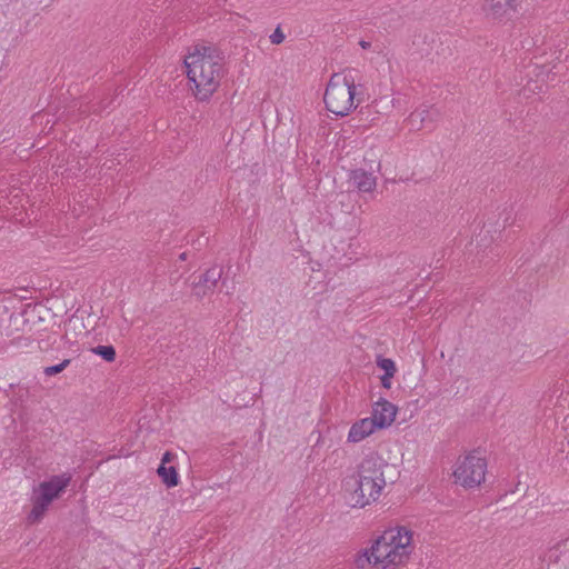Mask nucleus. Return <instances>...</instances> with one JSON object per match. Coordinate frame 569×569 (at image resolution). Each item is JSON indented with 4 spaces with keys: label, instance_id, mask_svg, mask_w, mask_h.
Returning <instances> with one entry per match:
<instances>
[{
    "label": "nucleus",
    "instance_id": "nucleus-4",
    "mask_svg": "<svg viewBox=\"0 0 569 569\" xmlns=\"http://www.w3.org/2000/svg\"><path fill=\"white\" fill-rule=\"evenodd\" d=\"M486 469V459L478 456L477 451H472L458 461L453 476L457 483L465 488H475L485 480Z\"/></svg>",
    "mask_w": 569,
    "mask_h": 569
},
{
    "label": "nucleus",
    "instance_id": "nucleus-19",
    "mask_svg": "<svg viewBox=\"0 0 569 569\" xmlns=\"http://www.w3.org/2000/svg\"><path fill=\"white\" fill-rule=\"evenodd\" d=\"M70 362H71L70 359H64L62 362H60L58 365L46 367L43 372L48 377L56 376V375L62 372L69 366Z\"/></svg>",
    "mask_w": 569,
    "mask_h": 569
},
{
    "label": "nucleus",
    "instance_id": "nucleus-7",
    "mask_svg": "<svg viewBox=\"0 0 569 569\" xmlns=\"http://www.w3.org/2000/svg\"><path fill=\"white\" fill-rule=\"evenodd\" d=\"M382 535H391V541L387 543L406 561L411 553L412 532L406 527H396L386 530Z\"/></svg>",
    "mask_w": 569,
    "mask_h": 569
},
{
    "label": "nucleus",
    "instance_id": "nucleus-23",
    "mask_svg": "<svg viewBox=\"0 0 569 569\" xmlns=\"http://www.w3.org/2000/svg\"><path fill=\"white\" fill-rule=\"evenodd\" d=\"M393 373H383L380 378L381 386L386 389H389L391 387V379L393 378Z\"/></svg>",
    "mask_w": 569,
    "mask_h": 569
},
{
    "label": "nucleus",
    "instance_id": "nucleus-15",
    "mask_svg": "<svg viewBox=\"0 0 569 569\" xmlns=\"http://www.w3.org/2000/svg\"><path fill=\"white\" fill-rule=\"evenodd\" d=\"M157 473L161 478L162 482L168 488L178 486L179 476H178L176 467H172V466L167 467V466H163V463H160V466L157 469Z\"/></svg>",
    "mask_w": 569,
    "mask_h": 569
},
{
    "label": "nucleus",
    "instance_id": "nucleus-1",
    "mask_svg": "<svg viewBox=\"0 0 569 569\" xmlns=\"http://www.w3.org/2000/svg\"><path fill=\"white\" fill-rule=\"evenodd\" d=\"M223 54L211 46H196L184 59L187 76L194 84V96L208 100L218 89L223 77Z\"/></svg>",
    "mask_w": 569,
    "mask_h": 569
},
{
    "label": "nucleus",
    "instance_id": "nucleus-10",
    "mask_svg": "<svg viewBox=\"0 0 569 569\" xmlns=\"http://www.w3.org/2000/svg\"><path fill=\"white\" fill-rule=\"evenodd\" d=\"M520 0H487L483 10L488 17L500 20L510 18L517 11Z\"/></svg>",
    "mask_w": 569,
    "mask_h": 569
},
{
    "label": "nucleus",
    "instance_id": "nucleus-6",
    "mask_svg": "<svg viewBox=\"0 0 569 569\" xmlns=\"http://www.w3.org/2000/svg\"><path fill=\"white\" fill-rule=\"evenodd\" d=\"M387 461L378 456L366 457L358 466L357 475L363 479H369L379 482L380 487L387 485L386 470L392 469Z\"/></svg>",
    "mask_w": 569,
    "mask_h": 569
},
{
    "label": "nucleus",
    "instance_id": "nucleus-18",
    "mask_svg": "<svg viewBox=\"0 0 569 569\" xmlns=\"http://www.w3.org/2000/svg\"><path fill=\"white\" fill-rule=\"evenodd\" d=\"M377 366L385 371V373H396V363L390 358H383L382 356H378L376 360Z\"/></svg>",
    "mask_w": 569,
    "mask_h": 569
},
{
    "label": "nucleus",
    "instance_id": "nucleus-13",
    "mask_svg": "<svg viewBox=\"0 0 569 569\" xmlns=\"http://www.w3.org/2000/svg\"><path fill=\"white\" fill-rule=\"evenodd\" d=\"M350 181L361 192H370L376 188V178L363 169L351 171Z\"/></svg>",
    "mask_w": 569,
    "mask_h": 569
},
{
    "label": "nucleus",
    "instance_id": "nucleus-17",
    "mask_svg": "<svg viewBox=\"0 0 569 569\" xmlns=\"http://www.w3.org/2000/svg\"><path fill=\"white\" fill-rule=\"evenodd\" d=\"M32 505H33L32 509H31V511L29 512V515L27 517V521L30 525L39 522L43 518L46 511L49 508V507H47V506H44L42 503H39L34 499H32Z\"/></svg>",
    "mask_w": 569,
    "mask_h": 569
},
{
    "label": "nucleus",
    "instance_id": "nucleus-8",
    "mask_svg": "<svg viewBox=\"0 0 569 569\" xmlns=\"http://www.w3.org/2000/svg\"><path fill=\"white\" fill-rule=\"evenodd\" d=\"M397 411L398 408L395 405L383 398H380L372 406L371 418L375 419L378 429H385L391 426L395 421Z\"/></svg>",
    "mask_w": 569,
    "mask_h": 569
},
{
    "label": "nucleus",
    "instance_id": "nucleus-14",
    "mask_svg": "<svg viewBox=\"0 0 569 569\" xmlns=\"http://www.w3.org/2000/svg\"><path fill=\"white\" fill-rule=\"evenodd\" d=\"M438 110H429L428 108L416 110L409 117L410 124L420 130L426 121L433 122L439 117Z\"/></svg>",
    "mask_w": 569,
    "mask_h": 569
},
{
    "label": "nucleus",
    "instance_id": "nucleus-3",
    "mask_svg": "<svg viewBox=\"0 0 569 569\" xmlns=\"http://www.w3.org/2000/svg\"><path fill=\"white\" fill-rule=\"evenodd\" d=\"M345 489L349 492L350 506L363 508L379 498L382 487L377 481L352 475L345 480Z\"/></svg>",
    "mask_w": 569,
    "mask_h": 569
},
{
    "label": "nucleus",
    "instance_id": "nucleus-20",
    "mask_svg": "<svg viewBox=\"0 0 569 569\" xmlns=\"http://www.w3.org/2000/svg\"><path fill=\"white\" fill-rule=\"evenodd\" d=\"M32 499H34L36 501H38L39 503H42L47 507H49L51 503H52V499L49 497V495L43 491V489H40V485L38 486V488H36L33 490V497Z\"/></svg>",
    "mask_w": 569,
    "mask_h": 569
},
{
    "label": "nucleus",
    "instance_id": "nucleus-5",
    "mask_svg": "<svg viewBox=\"0 0 569 569\" xmlns=\"http://www.w3.org/2000/svg\"><path fill=\"white\" fill-rule=\"evenodd\" d=\"M391 535H381L378 537L373 545L371 546L370 556L373 558V565H381L382 569H386L390 566H398L405 560L399 556L391 547L387 543V541H391Z\"/></svg>",
    "mask_w": 569,
    "mask_h": 569
},
{
    "label": "nucleus",
    "instance_id": "nucleus-22",
    "mask_svg": "<svg viewBox=\"0 0 569 569\" xmlns=\"http://www.w3.org/2000/svg\"><path fill=\"white\" fill-rule=\"evenodd\" d=\"M284 33L282 32L281 28L278 26L273 33L270 36V41L273 44H280L284 40Z\"/></svg>",
    "mask_w": 569,
    "mask_h": 569
},
{
    "label": "nucleus",
    "instance_id": "nucleus-25",
    "mask_svg": "<svg viewBox=\"0 0 569 569\" xmlns=\"http://www.w3.org/2000/svg\"><path fill=\"white\" fill-rule=\"evenodd\" d=\"M173 453H171L170 451H166L162 456L161 463L166 466V463L170 462L173 459Z\"/></svg>",
    "mask_w": 569,
    "mask_h": 569
},
{
    "label": "nucleus",
    "instance_id": "nucleus-9",
    "mask_svg": "<svg viewBox=\"0 0 569 569\" xmlns=\"http://www.w3.org/2000/svg\"><path fill=\"white\" fill-rule=\"evenodd\" d=\"M222 278V268L213 266L202 273L198 282L193 283V295L198 298L207 296L213 291L219 280Z\"/></svg>",
    "mask_w": 569,
    "mask_h": 569
},
{
    "label": "nucleus",
    "instance_id": "nucleus-12",
    "mask_svg": "<svg viewBox=\"0 0 569 569\" xmlns=\"http://www.w3.org/2000/svg\"><path fill=\"white\" fill-rule=\"evenodd\" d=\"M376 429H378V426L376 425L375 419L371 417L361 419L351 426L348 435V441L359 442L370 436Z\"/></svg>",
    "mask_w": 569,
    "mask_h": 569
},
{
    "label": "nucleus",
    "instance_id": "nucleus-16",
    "mask_svg": "<svg viewBox=\"0 0 569 569\" xmlns=\"http://www.w3.org/2000/svg\"><path fill=\"white\" fill-rule=\"evenodd\" d=\"M93 355L101 357L107 362H112L116 359V349L111 345H99L90 348Z\"/></svg>",
    "mask_w": 569,
    "mask_h": 569
},
{
    "label": "nucleus",
    "instance_id": "nucleus-26",
    "mask_svg": "<svg viewBox=\"0 0 569 569\" xmlns=\"http://www.w3.org/2000/svg\"><path fill=\"white\" fill-rule=\"evenodd\" d=\"M359 44H360V46H361V48H363V49H368V48H370V46H371V44H370V42L365 41V40H361V41L359 42Z\"/></svg>",
    "mask_w": 569,
    "mask_h": 569
},
{
    "label": "nucleus",
    "instance_id": "nucleus-11",
    "mask_svg": "<svg viewBox=\"0 0 569 569\" xmlns=\"http://www.w3.org/2000/svg\"><path fill=\"white\" fill-rule=\"evenodd\" d=\"M71 476L69 473L52 476L49 480L42 481L40 483V489H43V491H46L49 497L54 500L61 496V493L69 486Z\"/></svg>",
    "mask_w": 569,
    "mask_h": 569
},
{
    "label": "nucleus",
    "instance_id": "nucleus-24",
    "mask_svg": "<svg viewBox=\"0 0 569 569\" xmlns=\"http://www.w3.org/2000/svg\"><path fill=\"white\" fill-rule=\"evenodd\" d=\"M29 390L28 388L19 387L17 393H16V401L23 402L24 399L28 397Z\"/></svg>",
    "mask_w": 569,
    "mask_h": 569
},
{
    "label": "nucleus",
    "instance_id": "nucleus-28",
    "mask_svg": "<svg viewBox=\"0 0 569 569\" xmlns=\"http://www.w3.org/2000/svg\"><path fill=\"white\" fill-rule=\"evenodd\" d=\"M191 569H200V568H198V567H194V568H191Z\"/></svg>",
    "mask_w": 569,
    "mask_h": 569
},
{
    "label": "nucleus",
    "instance_id": "nucleus-2",
    "mask_svg": "<svg viewBox=\"0 0 569 569\" xmlns=\"http://www.w3.org/2000/svg\"><path fill=\"white\" fill-rule=\"evenodd\" d=\"M356 96L355 78L351 71L333 73L327 84L323 101L328 111L345 117L353 108Z\"/></svg>",
    "mask_w": 569,
    "mask_h": 569
},
{
    "label": "nucleus",
    "instance_id": "nucleus-21",
    "mask_svg": "<svg viewBox=\"0 0 569 569\" xmlns=\"http://www.w3.org/2000/svg\"><path fill=\"white\" fill-rule=\"evenodd\" d=\"M373 563V558L370 556V550H365L362 555H359L356 559L358 568L363 569L366 566Z\"/></svg>",
    "mask_w": 569,
    "mask_h": 569
},
{
    "label": "nucleus",
    "instance_id": "nucleus-27",
    "mask_svg": "<svg viewBox=\"0 0 569 569\" xmlns=\"http://www.w3.org/2000/svg\"><path fill=\"white\" fill-rule=\"evenodd\" d=\"M179 260H181V261L187 260V253H186V252H182V253L179 256Z\"/></svg>",
    "mask_w": 569,
    "mask_h": 569
}]
</instances>
